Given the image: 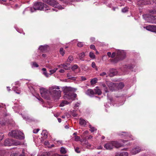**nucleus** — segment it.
I'll use <instances>...</instances> for the list:
<instances>
[{"label":"nucleus","instance_id":"nucleus-21","mask_svg":"<svg viewBox=\"0 0 156 156\" xmlns=\"http://www.w3.org/2000/svg\"><path fill=\"white\" fill-rule=\"evenodd\" d=\"M44 145L45 147L48 148H51L55 147V145L53 144H50L49 142L48 141H46L44 142Z\"/></svg>","mask_w":156,"mask_h":156},{"label":"nucleus","instance_id":"nucleus-24","mask_svg":"<svg viewBox=\"0 0 156 156\" xmlns=\"http://www.w3.org/2000/svg\"><path fill=\"white\" fill-rule=\"evenodd\" d=\"M80 141L83 143V145L84 144H87L88 143L87 139L85 137H81Z\"/></svg>","mask_w":156,"mask_h":156},{"label":"nucleus","instance_id":"nucleus-7","mask_svg":"<svg viewBox=\"0 0 156 156\" xmlns=\"http://www.w3.org/2000/svg\"><path fill=\"white\" fill-rule=\"evenodd\" d=\"M122 142H123V144L119 143L117 141H112V143L113 144V147H114L116 148L123 147L124 146V144L127 142V141L123 140L122 141Z\"/></svg>","mask_w":156,"mask_h":156},{"label":"nucleus","instance_id":"nucleus-6","mask_svg":"<svg viewBox=\"0 0 156 156\" xmlns=\"http://www.w3.org/2000/svg\"><path fill=\"white\" fill-rule=\"evenodd\" d=\"M126 57V53L123 51H119L117 53L116 58H115V60L118 59L117 61L120 60H122Z\"/></svg>","mask_w":156,"mask_h":156},{"label":"nucleus","instance_id":"nucleus-10","mask_svg":"<svg viewBox=\"0 0 156 156\" xmlns=\"http://www.w3.org/2000/svg\"><path fill=\"white\" fill-rule=\"evenodd\" d=\"M47 3L53 7H56L58 6L59 9H61L63 8H61L59 6V4L55 0H49V1Z\"/></svg>","mask_w":156,"mask_h":156},{"label":"nucleus","instance_id":"nucleus-33","mask_svg":"<svg viewBox=\"0 0 156 156\" xmlns=\"http://www.w3.org/2000/svg\"><path fill=\"white\" fill-rule=\"evenodd\" d=\"M42 70L43 71V74L46 77H48L49 76V74L46 71V69L45 68H43L42 69Z\"/></svg>","mask_w":156,"mask_h":156},{"label":"nucleus","instance_id":"nucleus-57","mask_svg":"<svg viewBox=\"0 0 156 156\" xmlns=\"http://www.w3.org/2000/svg\"><path fill=\"white\" fill-rule=\"evenodd\" d=\"M107 54L108 56H109V57H111L112 55L111 52H108Z\"/></svg>","mask_w":156,"mask_h":156},{"label":"nucleus","instance_id":"nucleus-12","mask_svg":"<svg viewBox=\"0 0 156 156\" xmlns=\"http://www.w3.org/2000/svg\"><path fill=\"white\" fill-rule=\"evenodd\" d=\"M137 4L139 5H146L151 4L150 0H138Z\"/></svg>","mask_w":156,"mask_h":156},{"label":"nucleus","instance_id":"nucleus-22","mask_svg":"<svg viewBox=\"0 0 156 156\" xmlns=\"http://www.w3.org/2000/svg\"><path fill=\"white\" fill-rule=\"evenodd\" d=\"M95 92V94H97L98 95H100L102 94V92L100 89L98 87H97L94 89Z\"/></svg>","mask_w":156,"mask_h":156},{"label":"nucleus","instance_id":"nucleus-53","mask_svg":"<svg viewBox=\"0 0 156 156\" xmlns=\"http://www.w3.org/2000/svg\"><path fill=\"white\" fill-rule=\"evenodd\" d=\"M81 79L82 81H85L87 80L86 78L83 76H81Z\"/></svg>","mask_w":156,"mask_h":156},{"label":"nucleus","instance_id":"nucleus-11","mask_svg":"<svg viewBox=\"0 0 156 156\" xmlns=\"http://www.w3.org/2000/svg\"><path fill=\"white\" fill-rule=\"evenodd\" d=\"M76 96L77 95L76 94L74 93H69V94H64V98L65 99H72L73 98H76Z\"/></svg>","mask_w":156,"mask_h":156},{"label":"nucleus","instance_id":"nucleus-64","mask_svg":"<svg viewBox=\"0 0 156 156\" xmlns=\"http://www.w3.org/2000/svg\"><path fill=\"white\" fill-rule=\"evenodd\" d=\"M44 2L47 3L49 1V0H42Z\"/></svg>","mask_w":156,"mask_h":156},{"label":"nucleus","instance_id":"nucleus-34","mask_svg":"<svg viewBox=\"0 0 156 156\" xmlns=\"http://www.w3.org/2000/svg\"><path fill=\"white\" fill-rule=\"evenodd\" d=\"M89 56L90 58L92 59H94L95 58V55L94 54V53L92 52H90Z\"/></svg>","mask_w":156,"mask_h":156},{"label":"nucleus","instance_id":"nucleus-52","mask_svg":"<svg viewBox=\"0 0 156 156\" xmlns=\"http://www.w3.org/2000/svg\"><path fill=\"white\" fill-rule=\"evenodd\" d=\"M106 73L105 72H103L102 73H101L100 74V75L101 76H103L106 75Z\"/></svg>","mask_w":156,"mask_h":156},{"label":"nucleus","instance_id":"nucleus-38","mask_svg":"<svg viewBox=\"0 0 156 156\" xmlns=\"http://www.w3.org/2000/svg\"><path fill=\"white\" fill-rule=\"evenodd\" d=\"M119 136H129V134H128V133H127L126 132H123L122 133H120L119 134Z\"/></svg>","mask_w":156,"mask_h":156},{"label":"nucleus","instance_id":"nucleus-35","mask_svg":"<svg viewBox=\"0 0 156 156\" xmlns=\"http://www.w3.org/2000/svg\"><path fill=\"white\" fill-rule=\"evenodd\" d=\"M12 89L15 91L16 93L19 94H20V90H19L17 89V87H13L12 88Z\"/></svg>","mask_w":156,"mask_h":156},{"label":"nucleus","instance_id":"nucleus-1","mask_svg":"<svg viewBox=\"0 0 156 156\" xmlns=\"http://www.w3.org/2000/svg\"><path fill=\"white\" fill-rule=\"evenodd\" d=\"M31 12L36 11L37 10H44L50 9L49 7L46 4L41 2H36L34 3L32 7H30Z\"/></svg>","mask_w":156,"mask_h":156},{"label":"nucleus","instance_id":"nucleus-29","mask_svg":"<svg viewBox=\"0 0 156 156\" xmlns=\"http://www.w3.org/2000/svg\"><path fill=\"white\" fill-rule=\"evenodd\" d=\"M69 103L68 102L66 101H62L60 104L59 106L60 107H63L65 105H68V104Z\"/></svg>","mask_w":156,"mask_h":156},{"label":"nucleus","instance_id":"nucleus-25","mask_svg":"<svg viewBox=\"0 0 156 156\" xmlns=\"http://www.w3.org/2000/svg\"><path fill=\"white\" fill-rule=\"evenodd\" d=\"M80 124L83 126H85L86 125V122L84 119H80L79 121Z\"/></svg>","mask_w":156,"mask_h":156},{"label":"nucleus","instance_id":"nucleus-56","mask_svg":"<svg viewBox=\"0 0 156 156\" xmlns=\"http://www.w3.org/2000/svg\"><path fill=\"white\" fill-rule=\"evenodd\" d=\"M81 137H75V140L76 141H80Z\"/></svg>","mask_w":156,"mask_h":156},{"label":"nucleus","instance_id":"nucleus-60","mask_svg":"<svg viewBox=\"0 0 156 156\" xmlns=\"http://www.w3.org/2000/svg\"><path fill=\"white\" fill-rule=\"evenodd\" d=\"M59 71L61 73H63L64 72V70L63 69H61Z\"/></svg>","mask_w":156,"mask_h":156},{"label":"nucleus","instance_id":"nucleus-59","mask_svg":"<svg viewBox=\"0 0 156 156\" xmlns=\"http://www.w3.org/2000/svg\"><path fill=\"white\" fill-rule=\"evenodd\" d=\"M80 0H69V1L71 2H78Z\"/></svg>","mask_w":156,"mask_h":156},{"label":"nucleus","instance_id":"nucleus-23","mask_svg":"<svg viewBox=\"0 0 156 156\" xmlns=\"http://www.w3.org/2000/svg\"><path fill=\"white\" fill-rule=\"evenodd\" d=\"M40 156H58L57 154H53L51 155L49 152H45L43 154Z\"/></svg>","mask_w":156,"mask_h":156},{"label":"nucleus","instance_id":"nucleus-36","mask_svg":"<svg viewBox=\"0 0 156 156\" xmlns=\"http://www.w3.org/2000/svg\"><path fill=\"white\" fill-rule=\"evenodd\" d=\"M58 69L56 68H54L53 69L50 70L49 72L50 73V75H51L52 74L55 73Z\"/></svg>","mask_w":156,"mask_h":156},{"label":"nucleus","instance_id":"nucleus-8","mask_svg":"<svg viewBox=\"0 0 156 156\" xmlns=\"http://www.w3.org/2000/svg\"><path fill=\"white\" fill-rule=\"evenodd\" d=\"M144 150L139 146H136L131 150V153L132 154H136Z\"/></svg>","mask_w":156,"mask_h":156},{"label":"nucleus","instance_id":"nucleus-27","mask_svg":"<svg viewBox=\"0 0 156 156\" xmlns=\"http://www.w3.org/2000/svg\"><path fill=\"white\" fill-rule=\"evenodd\" d=\"M89 127L90 128V130L91 132L95 131L97 130V129L96 128L93 126H92L90 124L89 125Z\"/></svg>","mask_w":156,"mask_h":156},{"label":"nucleus","instance_id":"nucleus-40","mask_svg":"<svg viewBox=\"0 0 156 156\" xmlns=\"http://www.w3.org/2000/svg\"><path fill=\"white\" fill-rule=\"evenodd\" d=\"M102 86L104 88V90L106 92H108L107 88L106 87V85L105 84L103 83L102 84Z\"/></svg>","mask_w":156,"mask_h":156},{"label":"nucleus","instance_id":"nucleus-20","mask_svg":"<svg viewBox=\"0 0 156 156\" xmlns=\"http://www.w3.org/2000/svg\"><path fill=\"white\" fill-rule=\"evenodd\" d=\"M109 75L111 77H112L117 74V72L116 69H112L110 70Z\"/></svg>","mask_w":156,"mask_h":156},{"label":"nucleus","instance_id":"nucleus-37","mask_svg":"<svg viewBox=\"0 0 156 156\" xmlns=\"http://www.w3.org/2000/svg\"><path fill=\"white\" fill-rule=\"evenodd\" d=\"M60 152L62 154H65L66 152V151L65 149L63 147H61L60 150Z\"/></svg>","mask_w":156,"mask_h":156},{"label":"nucleus","instance_id":"nucleus-50","mask_svg":"<svg viewBox=\"0 0 156 156\" xmlns=\"http://www.w3.org/2000/svg\"><path fill=\"white\" fill-rule=\"evenodd\" d=\"M19 153H13L11 155V156H18Z\"/></svg>","mask_w":156,"mask_h":156},{"label":"nucleus","instance_id":"nucleus-18","mask_svg":"<svg viewBox=\"0 0 156 156\" xmlns=\"http://www.w3.org/2000/svg\"><path fill=\"white\" fill-rule=\"evenodd\" d=\"M149 17L150 19L148 21V22L152 23H156V16H153L150 15L149 18Z\"/></svg>","mask_w":156,"mask_h":156},{"label":"nucleus","instance_id":"nucleus-54","mask_svg":"<svg viewBox=\"0 0 156 156\" xmlns=\"http://www.w3.org/2000/svg\"><path fill=\"white\" fill-rule=\"evenodd\" d=\"M116 55V53L115 52H113L111 55V57L112 58H114Z\"/></svg>","mask_w":156,"mask_h":156},{"label":"nucleus","instance_id":"nucleus-55","mask_svg":"<svg viewBox=\"0 0 156 156\" xmlns=\"http://www.w3.org/2000/svg\"><path fill=\"white\" fill-rule=\"evenodd\" d=\"M80 103H76L74 107L75 108H77L79 106Z\"/></svg>","mask_w":156,"mask_h":156},{"label":"nucleus","instance_id":"nucleus-51","mask_svg":"<svg viewBox=\"0 0 156 156\" xmlns=\"http://www.w3.org/2000/svg\"><path fill=\"white\" fill-rule=\"evenodd\" d=\"M39 130V129H35L33 130V132L34 133H36L38 132Z\"/></svg>","mask_w":156,"mask_h":156},{"label":"nucleus","instance_id":"nucleus-3","mask_svg":"<svg viewBox=\"0 0 156 156\" xmlns=\"http://www.w3.org/2000/svg\"><path fill=\"white\" fill-rule=\"evenodd\" d=\"M23 143L16 140H14L11 137L7 138L4 141V145L5 146L12 145L17 146L22 144Z\"/></svg>","mask_w":156,"mask_h":156},{"label":"nucleus","instance_id":"nucleus-28","mask_svg":"<svg viewBox=\"0 0 156 156\" xmlns=\"http://www.w3.org/2000/svg\"><path fill=\"white\" fill-rule=\"evenodd\" d=\"M85 56V53L84 52H83L81 53H80L79 54V59L80 60L83 61V60L82 59Z\"/></svg>","mask_w":156,"mask_h":156},{"label":"nucleus","instance_id":"nucleus-32","mask_svg":"<svg viewBox=\"0 0 156 156\" xmlns=\"http://www.w3.org/2000/svg\"><path fill=\"white\" fill-rule=\"evenodd\" d=\"M98 81V79L95 78L92 79L90 81V83L91 85H93L96 83Z\"/></svg>","mask_w":156,"mask_h":156},{"label":"nucleus","instance_id":"nucleus-47","mask_svg":"<svg viewBox=\"0 0 156 156\" xmlns=\"http://www.w3.org/2000/svg\"><path fill=\"white\" fill-rule=\"evenodd\" d=\"M128 11V9L127 8H124L122 9V11L123 12H126Z\"/></svg>","mask_w":156,"mask_h":156},{"label":"nucleus","instance_id":"nucleus-9","mask_svg":"<svg viewBox=\"0 0 156 156\" xmlns=\"http://www.w3.org/2000/svg\"><path fill=\"white\" fill-rule=\"evenodd\" d=\"M106 83L111 90L113 91L116 90V88L117 85L116 83H114L108 81H106Z\"/></svg>","mask_w":156,"mask_h":156},{"label":"nucleus","instance_id":"nucleus-41","mask_svg":"<svg viewBox=\"0 0 156 156\" xmlns=\"http://www.w3.org/2000/svg\"><path fill=\"white\" fill-rule=\"evenodd\" d=\"M91 66L92 68H95L96 70H98V69L96 66L95 63L94 62H93L92 63Z\"/></svg>","mask_w":156,"mask_h":156},{"label":"nucleus","instance_id":"nucleus-44","mask_svg":"<svg viewBox=\"0 0 156 156\" xmlns=\"http://www.w3.org/2000/svg\"><path fill=\"white\" fill-rule=\"evenodd\" d=\"M78 66L77 65H75L72 67V69L74 71L77 69L78 68Z\"/></svg>","mask_w":156,"mask_h":156},{"label":"nucleus","instance_id":"nucleus-30","mask_svg":"<svg viewBox=\"0 0 156 156\" xmlns=\"http://www.w3.org/2000/svg\"><path fill=\"white\" fill-rule=\"evenodd\" d=\"M48 134V133L46 130H43L42 131L41 135L44 136H47Z\"/></svg>","mask_w":156,"mask_h":156},{"label":"nucleus","instance_id":"nucleus-31","mask_svg":"<svg viewBox=\"0 0 156 156\" xmlns=\"http://www.w3.org/2000/svg\"><path fill=\"white\" fill-rule=\"evenodd\" d=\"M46 46H41L39 47V49L41 51L44 52L46 50Z\"/></svg>","mask_w":156,"mask_h":156},{"label":"nucleus","instance_id":"nucleus-46","mask_svg":"<svg viewBox=\"0 0 156 156\" xmlns=\"http://www.w3.org/2000/svg\"><path fill=\"white\" fill-rule=\"evenodd\" d=\"M73 58L72 56H70L69 57L67 61L68 62H70L73 61Z\"/></svg>","mask_w":156,"mask_h":156},{"label":"nucleus","instance_id":"nucleus-16","mask_svg":"<svg viewBox=\"0 0 156 156\" xmlns=\"http://www.w3.org/2000/svg\"><path fill=\"white\" fill-rule=\"evenodd\" d=\"M146 28L148 30L155 32L156 29V25H149L146 26Z\"/></svg>","mask_w":156,"mask_h":156},{"label":"nucleus","instance_id":"nucleus-61","mask_svg":"<svg viewBox=\"0 0 156 156\" xmlns=\"http://www.w3.org/2000/svg\"><path fill=\"white\" fill-rule=\"evenodd\" d=\"M77 114L76 113H73L72 115L74 117H76L77 116Z\"/></svg>","mask_w":156,"mask_h":156},{"label":"nucleus","instance_id":"nucleus-58","mask_svg":"<svg viewBox=\"0 0 156 156\" xmlns=\"http://www.w3.org/2000/svg\"><path fill=\"white\" fill-rule=\"evenodd\" d=\"M90 41L92 42H93L95 40V38L94 37H91L90 39Z\"/></svg>","mask_w":156,"mask_h":156},{"label":"nucleus","instance_id":"nucleus-17","mask_svg":"<svg viewBox=\"0 0 156 156\" xmlns=\"http://www.w3.org/2000/svg\"><path fill=\"white\" fill-rule=\"evenodd\" d=\"M128 153L127 152H116L115 153V156H128Z\"/></svg>","mask_w":156,"mask_h":156},{"label":"nucleus","instance_id":"nucleus-15","mask_svg":"<svg viewBox=\"0 0 156 156\" xmlns=\"http://www.w3.org/2000/svg\"><path fill=\"white\" fill-rule=\"evenodd\" d=\"M104 147L107 150H111L113 148L112 141L107 143L104 145Z\"/></svg>","mask_w":156,"mask_h":156},{"label":"nucleus","instance_id":"nucleus-26","mask_svg":"<svg viewBox=\"0 0 156 156\" xmlns=\"http://www.w3.org/2000/svg\"><path fill=\"white\" fill-rule=\"evenodd\" d=\"M117 85V88L118 90L122 89L124 86V84L123 83L121 82L119 84H116Z\"/></svg>","mask_w":156,"mask_h":156},{"label":"nucleus","instance_id":"nucleus-2","mask_svg":"<svg viewBox=\"0 0 156 156\" xmlns=\"http://www.w3.org/2000/svg\"><path fill=\"white\" fill-rule=\"evenodd\" d=\"M59 87L56 86H54L49 87L50 95L54 99H58L61 96V91L60 90H56L59 89Z\"/></svg>","mask_w":156,"mask_h":156},{"label":"nucleus","instance_id":"nucleus-13","mask_svg":"<svg viewBox=\"0 0 156 156\" xmlns=\"http://www.w3.org/2000/svg\"><path fill=\"white\" fill-rule=\"evenodd\" d=\"M63 92L65 94H69L71 93V91H74V89L70 87H63L62 88Z\"/></svg>","mask_w":156,"mask_h":156},{"label":"nucleus","instance_id":"nucleus-14","mask_svg":"<svg viewBox=\"0 0 156 156\" xmlns=\"http://www.w3.org/2000/svg\"><path fill=\"white\" fill-rule=\"evenodd\" d=\"M148 12L150 14H145L143 15V16L144 18H148L150 16H151V15L152 14H156V9L149 10L148 11Z\"/></svg>","mask_w":156,"mask_h":156},{"label":"nucleus","instance_id":"nucleus-45","mask_svg":"<svg viewBox=\"0 0 156 156\" xmlns=\"http://www.w3.org/2000/svg\"><path fill=\"white\" fill-rule=\"evenodd\" d=\"M83 45V43L82 42H79L77 44V46L79 47H81Z\"/></svg>","mask_w":156,"mask_h":156},{"label":"nucleus","instance_id":"nucleus-49","mask_svg":"<svg viewBox=\"0 0 156 156\" xmlns=\"http://www.w3.org/2000/svg\"><path fill=\"white\" fill-rule=\"evenodd\" d=\"M33 65L34 67H37L39 66L38 65L36 62H33Z\"/></svg>","mask_w":156,"mask_h":156},{"label":"nucleus","instance_id":"nucleus-43","mask_svg":"<svg viewBox=\"0 0 156 156\" xmlns=\"http://www.w3.org/2000/svg\"><path fill=\"white\" fill-rule=\"evenodd\" d=\"M75 151L77 153H80V149L78 147H75Z\"/></svg>","mask_w":156,"mask_h":156},{"label":"nucleus","instance_id":"nucleus-63","mask_svg":"<svg viewBox=\"0 0 156 156\" xmlns=\"http://www.w3.org/2000/svg\"><path fill=\"white\" fill-rule=\"evenodd\" d=\"M58 121L59 122H61V119L60 118L58 119Z\"/></svg>","mask_w":156,"mask_h":156},{"label":"nucleus","instance_id":"nucleus-48","mask_svg":"<svg viewBox=\"0 0 156 156\" xmlns=\"http://www.w3.org/2000/svg\"><path fill=\"white\" fill-rule=\"evenodd\" d=\"M90 47L91 49H93L94 50H96V48L95 47V46L93 44H92V45H90Z\"/></svg>","mask_w":156,"mask_h":156},{"label":"nucleus","instance_id":"nucleus-42","mask_svg":"<svg viewBox=\"0 0 156 156\" xmlns=\"http://www.w3.org/2000/svg\"><path fill=\"white\" fill-rule=\"evenodd\" d=\"M68 65L63 64V67L64 69L65 70H67L69 69V68L68 67Z\"/></svg>","mask_w":156,"mask_h":156},{"label":"nucleus","instance_id":"nucleus-39","mask_svg":"<svg viewBox=\"0 0 156 156\" xmlns=\"http://www.w3.org/2000/svg\"><path fill=\"white\" fill-rule=\"evenodd\" d=\"M60 54L62 55L63 56L65 54V51L63 50V48H60L59 51Z\"/></svg>","mask_w":156,"mask_h":156},{"label":"nucleus","instance_id":"nucleus-62","mask_svg":"<svg viewBox=\"0 0 156 156\" xmlns=\"http://www.w3.org/2000/svg\"><path fill=\"white\" fill-rule=\"evenodd\" d=\"M56 142L58 143H59L60 144H62V140L57 141Z\"/></svg>","mask_w":156,"mask_h":156},{"label":"nucleus","instance_id":"nucleus-19","mask_svg":"<svg viewBox=\"0 0 156 156\" xmlns=\"http://www.w3.org/2000/svg\"><path fill=\"white\" fill-rule=\"evenodd\" d=\"M85 93L87 95L91 97L95 94V92L92 89H89L86 91Z\"/></svg>","mask_w":156,"mask_h":156},{"label":"nucleus","instance_id":"nucleus-4","mask_svg":"<svg viewBox=\"0 0 156 156\" xmlns=\"http://www.w3.org/2000/svg\"><path fill=\"white\" fill-rule=\"evenodd\" d=\"M40 94L41 96L43 98L49 99L50 98V95L49 88V90L43 88H41L40 89Z\"/></svg>","mask_w":156,"mask_h":156},{"label":"nucleus","instance_id":"nucleus-5","mask_svg":"<svg viewBox=\"0 0 156 156\" xmlns=\"http://www.w3.org/2000/svg\"><path fill=\"white\" fill-rule=\"evenodd\" d=\"M9 136H24L23 133L19 130H12L9 133Z\"/></svg>","mask_w":156,"mask_h":156}]
</instances>
